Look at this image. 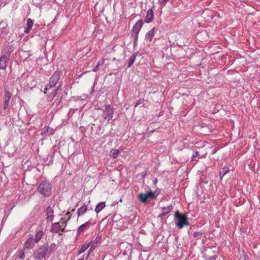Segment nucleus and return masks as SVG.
<instances>
[{"label":"nucleus","instance_id":"25","mask_svg":"<svg viewBox=\"0 0 260 260\" xmlns=\"http://www.w3.org/2000/svg\"><path fill=\"white\" fill-rule=\"evenodd\" d=\"M87 210L86 206L83 205L78 210V216L83 215Z\"/></svg>","mask_w":260,"mask_h":260},{"label":"nucleus","instance_id":"28","mask_svg":"<svg viewBox=\"0 0 260 260\" xmlns=\"http://www.w3.org/2000/svg\"><path fill=\"white\" fill-rule=\"evenodd\" d=\"M148 199H154L156 197L157 194L155 192L149 191L146 192Z\"/></svg>","mask_w":260,"mask_h":260},{"label":"nucleus","instance_id":"23","mask_svg":"<svg viewBox=\"0 0 260 260\" xmlns=\"http://www.w3.org/2000/svg\"><path fill=\"white\" fill-rule=\"evenodd\" d=\"M138 198L140 202L143 203L147 202V201L148 199L146 193H142L139 194L138 196Z\"/></svg>","mask_w":260,"mask_h":260},{"label":"nucleus","instance_id":"1","mask_svg":"<svg viewBox=\"0 0 260 260\" xmlns=\"http://www.w3.org/2000/svg\"><path fill=\"white\" fill-rule=\"evenodd\" d=\"M174 220L176 227L181 229L185 226L190 225L188 219L186 215L180 213L179 211H176L174 214Z\"/></svg>","mask_w":260,"mask_h":260},{"label":"nucleus","instance_id":"43","mask_svg":"<svg viewBox=\"0 0 260 260\" xmlns=\"http://www.w3.org/2000/svg\"><path fill=\"white\" fill-rule=\"evenodd\" d=\"M220 179H222L223 178V177L224 176V175H223V174L221 173V172H220Z\"/></svg>","mask_w":260,"mask_h":260},{"label":"nucleus","instance_id":"22","mask_svg":"<svg viewBox=\"0 0 260 260\" xmlns=\"http://www.w3.org/2000/svg\"><path fill=\"white\" fill-rule=\"evenodd\" d=\"M105 207V203L102 202L99 203L95 207V212L96 213H99Z\"/></svg>","mask_w":260,"mask_h":260},{"label":"nucleus","instance_id":"40","mask_svg":"<svg viewBox=\"0 0 260 260\" xmlns=\"http://www.w3.org/2000/svg\"><path fill=\"white\" fill-rule=\"evenodd\" d=\"M61 86H62V83H60L59 85L55 89L56 90H58L59 89H61Z\"/></svg>","mask_w":260,"mask_h":260},{"label":"nucleus","instance_id":"8","mask_svg":"<svg viewBox=\"0 0 260 260\" xmlns=\"http://www.w3.org/2000/svg\"><path fill=\"white\" fill-rule=\"evenodd\" d=\"M102 239V235L98 234L94 240H91L90 242H91V247L89 250L90 251L93 250L96 247H97L99 246V245L101 243Z\"/></svg>","mask_w":260,"mask_h":260},{"label":"nucleus","instance_id":"17","mask_svg":"<svg viewBox=\"0 0 260 260\" xmlns=\"http://www.w3.org/2000/svg\"><path fill=\"white\" fill-rule=\"evenodd\" d=\"M90 244L91 242H85L79 250L77 255H80V254L84 252L85 250H86L88 249V248L90 246Z\"/></svg>","mask_w":260,"mask_h":260},{"label":"nucleus","instance_id":"10","mask_svg":"<svg viewBox=\"0 0 260 260\" xmlns=\"http://www.w3.org/2000/svg\"><path fill=\"white\" fill-rule=\"evenodd\" d=\"M46 214L47 215L46 220L47 222H52L54 215V211L51 206H48L46 209Z\"/></svg>","mask_w":260,"mask_h":260},{"label":"nucleus","instance_id":"37","mask_svg":"<svg viewBox=\"0 0 260 260\" xmlns=\"http://www.w3.org/2000/svg\"><path fill=\"white\" fill-rule=\"evenodd\" d=\"M146 174H147V172L145 171V172H143L141 173L140 175L141 177L144 179L145 177Z\"/></svg>","mask_w":260,"mask_h":260},{"label":"nucleus","instance_id":"11","mask_svg":"<svg viewBox=\"0 0 260 260\" xmlns=\"http://www.w3.org/2000/svg\"><path fill=\"white\" fill-rule=\"evenodd\" d=\"M36 241L34 238L30 237L28 238L24 243V247L23 248L31 249H32L35 245Z\"/></svg>","mask_w":260,"mask_h":260},{"label":"nucleus","instance_id":"38","mask_svg":"<svg viewBox=\"0 0 260 260\" xmlns=\"http://www.w3.org/2000/svg\"><path fill=\"white\" fill-rule=\"evenodd\" d=\"M31 28H29L28 27H27L26 28H25V29L24 30V32L25 33V34H27L28 33L29 31H30V30Z\"/></svg>","mask_w":260,"mask_h":260},{"label":"nucleus","instance_id":"34","mask_svg":"<svg viewBox=\"0 0 260 260\" xmlns=\"http://www.w3.org/2000/svg\"><path fill=\"white\" fill-rule=\"evenodd\" d=\"M144 101V99H140L135 104V107H137L138 106H139V105L142 104Z\"/></svg>","mask_w":260,"mask_h":260},{"label":"nucleus","instance_id":"2","mask_svg":"<svg viewBox=\"0 0 260 260\" xmlns=\"http://www.w3.org/2000/svg\"><path fill=\"white\" fill-rule=\"evenodd\" d=\"M50 256L48 251V244H45L37 249H36L32 254V257L35 260H41L43 258H45L46 257H49Z\"/></svg>","mask_w":260,"mask_h":260},{"label":"nucleus","instance_id":"42","mask_svg":"<svg viewBox=\"0 0 260 260\" xmlns=\"http://www.w3.org/2000/svg\"><path fill=\"white\" fill-rule=\"evenodd\" d=\"M216 255H213L211 256L209 259V260H216Z\"/></svg>","mask_w":260,"mask_h":260},{"label":"nucleus","instance_id":"45","mask_svg":"<svg viewBox=\"0 0 260 260\" xmlns=\"http://www.w3.org/2000/svg\"><path fill=\"white\" fill-rule=\"evenodd\" d=\"M67 215L68 216V217L71 215V216H72V214L70 213V212H68L67 213Z\"/></svg>","mask_w":260,"mask_h":260},{"label":"nucleus","instance_id":"31","mask_svg":"<svg viewBox=\"0 0 260 260\" xmlns=\"http://www.w3.org/2000/svg\"><path fill=\"white\" fill-rule=\"evenodd\" d=\"M202 234V233L196 232L193 234V237L197 239H199L201 238Z\"/></svg>","mask_w":260,"mask_h":260},{"label":"nucleus","instance_id":"48","mask_svg":"<svg viewBox=\"0 0 260 260\" xmlns=\"http://www.w3.org/2000/svg\"><path fill=\"white\" fill-rule=\"evenodd\" d=\"M26 260H29V259H27Z\"/></svg>","mask_w":260,"mask_h":260},{"label":"nucleus","instance_id":"26","mask_svg":"<svg viewBox=\"0 0 260 260\" xmlns=\"http://www.w3.org/2000/svg\"><path fill=\"white\" fill-rule=\"evenodd\" d=\"M119 153V151L117 149H112L110 152V156H111L113 158H116L118 156Z\"/></svg>","mask_w":260,"mask_h":260},{"label":"nucleus","instance_id":"32","mask_svg":"<svg viewBox=\"0 0 260 260\" xmlns=\"http://www.w3.org/2000/svg\"><path fill=\"white\" fill-rule=\"evenodd\" d=\"M61 99H62V97H61L59 99H56L54 102V105L56 107H58L60 103H61Z\"/></svg>","mask_w":260,"mask_h":260},{"label":"nucleus","instance_id":"21","mask_svg":"<svg viewBox=\"0 0 260 260\" xmlns=\"http://www.w3.org/2000/svg\"><path fill=\"white\" fill-rule=\"evenodd\" d=\"M172 210V205L168 206L167 207H163L162 208V213L159 215V217H162L163 216L166 215L167 214H168L171 210Z\"/></svg>","mask_w":260,"mask_h":260},{"label":"nucleus","instance_id":"18","mask_svg":"<svg viewBox=\"0 0 260 260\" xmlns=\"http://www.w3.org/2000/svg\"><path fill=\"white\" fill-rule=\"evenodd\" d=\"M16 254L19 259H23L25 258V248L19 249Z\"/></svg>","mask_w":260,"mask_h":260},{"label":"nucleus","instance_id":"7","mask_svg":"<svg viewBox=\"0 0 260 260\" xmlns=\"http://www.w3.org/2000/svg\"><path fill=\"white\" fill-rule=\"evenodd\" d=\"M5 100L4 103V110H6L9 104V102L12 96V92L10 91L7 88H5L4 90Z\"/></svg>","mask_w":260,"mask_h":260},{"label":"nucleus","instance_id":"33","mask_svg":"<svg viewBox=\"0 0 260 260\" xmlns=\"http://www.w3.org/2000/svg\"><path fill=\"white\" fill-rule=\"evenodd\" d=\"M230 172V169L228 167H224L222 168L221 173L223 174V175H225L228 174Z\"/></svg>","mask_w":260,"mask_h":260},{"label":"nucleus","instance_id":"35","mask_svg":"<svg viewBox=\"0 0 260 260\" xmlns=\"http://www.w3.org/2000/svg\"><path fill=\"white\" fill-rule=\"evenodd\" d=\"M199 152L198 151H196L193 154H192V161H196V159H195L196 157H198L199 156Z\"/></svg>","mask_w":260,"mask_h":260},{"label":"nucleus","instance_id":"20","mask_svg":"<svg viewBox=\"0 0 260 260\" xmlns=\"http://www.w3.org/2000/svg\"><path fill=\"white\" fill-rule=\"evenodd\" d=\"M71 218V215L66 219L65 218H61L59 222L62 228V232H64V229L67 225L68 221Z\"/></svg>","mask_w":260,"mask_h":260},{"label":"nucleus","instance_id":"39","mask_svg":"<svg viewBox=\"0 0 260 260\" xmlns=\"http://www.w3.org/2000/svg\"><path fill=\"white\" fill-rule=\"evenodd\" d=\"M99 66H98L97 65L95 66L92 69V71L94 72H96L98 71L99 70Z\"/></svg>","mask_w":260,"mask_h":260},{"label":"nucleus","instance_id":"47","mask_svg":"<svg viewBox=\"0 0 260 260\" xmlns=\"http://www.w3.org/2000/svg\"><path fill=\"white\" fill-rule=\"evenodd\" d=\"M2 229L0 228V232L1 231Z\"/></svg>","mask_w":260,"mask_h":260},{"label":"nucleus","instance_id":"19","mask_svg":"<svg viewBox=\"0 0 260 260\" xmlns=\"http://www.w3.org/2000/svg\"><path fill=\"white\" fill-rule=\"evenodd\" d=\"M43 235L44 232L42 230H37L35 234V238L34 239L36 242L38 243L41 239Z\"/></svg>","mask_w":260,"mask_h":260},{"label":"nucleus","instance_id":"5","mask_svg":"<svg viewBox=\"0 0 260 260\" xmlns=\"http://www.w3.org/2000/svg\"><path fill=\"white\" fill-rule=\"evenodd\" d=\"M60 78V72L58 71H56L54 73V74L52 75V76L49 79V84L47 85L45 88L44 93H46L47 90L50 89L51 87H54L55 86L56 83L59 80Z\"/></svg>","mask_w":260,"mask_h":260},{"label":"nucleus","instance_id":"4","mask_svg":"<svg viewBox=\"0 0 260 260\" xmlns=\"http://www.w3.org/2000/svg\"><path fill=\"white\" fill-rule=\"evenodd\" d=\"M102 112L101 117L104 120H107V123H108L113 118L114 112V107L111 105H106Z\"/></svg>","mask_w":260,"mask_h":260},{"label":"nucleus","instance_id":"13","mask_svg":"<svg viewBox=\"0 0 260 260\" xmlns=\"http://www.w3.org/2000/svg\"><path fill=\"white\" fill-rule=\"evenodd\" d=\"M60 231L62 232V228L59 222H55L52 224L51 229L52 233H58Z\"/></svg>","mask_w":260,"mask_h":260},{"label":"nucleus","instance_id":"29","mask_svg":"<svg viewBox=\"0 0 260 260\" xmlns=\"http://www.w3.org/2000/svg\"><path fill=\"white\" fill-rule=\"evenodd\" d=\"M169 1V0H158V4L161 8H163Z\"/></svg>","mask_w":260,"mask_h":260},{"label":"nucleus","instance_id":"9","mask_svg":"<svg viewBox=\"0 0 260 260\" xmlns=\"http://www.w3.org/2000/svg\"><path fill=\"white\" fill-rule=\"evenodd\" d=\"M154 8V6L153 5L151 9L147 11L146 15L144 18V21L147 23L151 22L154 19V13L153 9Z\"/></svg>","mask_w":260,"mask_h":260},{"label":"nucleus","instance_id":"3","mask_svg":"<svg viewBox=\"0 0 260 260\" xmlns=\"http://www.w3.org/2000/svg\"><path fill=\"white\" fill-rule=\"evenodd\" d=\"M37 190L39 193L45 197H49L52 193V185L47 181H43L38 186Z\"/></svg>","mask_w":260,"mask_h":260},{"label":"nucleus","instance_id":"16","mask_svg":"<svg viewBox=\"0 0 260 260\" xmlns=\"http://www.w3.org/2000/svg\"><path fill=\"white\" fill-rule=\"evenodd\" d=\"M155 28H153L149 31L145 35V40L146 41L151 42L154 35Z\"/></svg>","mask_w":260,"mask_h":260},{"label":"nucleus","instance_id":"14","mask_svg":"<svg viewBox=\"0 0 260 260\" xmlns=\"http://www.w3.org/2000/svg\"><path fill=\"white\" fill-rule=\"evenodd\" d=\"M90 224L91 222L88 221L81 225L77 229V234L80 235L81 233L84 232Z\"/></svg>","mask_w":260,"mask_h":260},{"label":"nucleus","instance_id":"36","mask_svg":"<svg viewBox=\"0 0 260 260\" xmlns=\"http://www.w3.org/2000/svg\"><path fill=\"white\" fill-rule=\"evenodd\" d=\"M104 63V59L103 58H102L101 59H100L98 62V63H97V66H100L102 64H103Z\"/></svg>","mask_w":260,"mask_h":260},{"label":"nucleus","instance_id":"30","mask_svg":"<svg viewBox=\"0 0 260 260\" xmlns=\"http://www.w3.org/2000/svg\"><path fill=\"white\" fill-rule=\"evenodd\" d=\"M34 24V21L28 18L27 19V26L29 28H31L32 27Z\"/></svg>","mask_w":260,"mask_h":260},{"label":"nucleus","instance_id":"12","mask_svg":"<svg viewBox=\"0 0 260 260\" xmlns=\"http://www.w3.org/2000/svg\"><path fill=\"white\" fill-rule=\"evenodd\" d=\"M9 60V55H2L0 57V70H5L7 67V62Z\"/></svg>","mask_w":260,"mask_h":260},{"label":"nucleus","instance_id":"41","mask_svg":"<svg viewBox=\"0 0 260 260\" xmlns=\"http://www.w3.org/2000/svg\"><path fill=\"white\" fill-rule=\"evenodd\" d=\"M57 91L58 90H56V89L53 91V96H52V99H53L55 96H56V95H57Z\"/></svg>","mask_w":260,"mask_h":260},{"label":"nucleus","instance_id":"44","mask_svg":"<svg viewBox=\"0 0 260 260\" xmlns=\"http://www.w3.org/2000/svg\"><path fill=\"white\" fill-rule=\"evenodd\" d=\"M49 127H44V132H47L48 131V129Z\"/></svg>","mask_w":260,"mask_h":260},{"label":"nucleus","instance_id":"15","mask_svg":"<svg viewBox=\"0 0 260 260\" xmlns=\"http://www.w3.org/2000/svg\"><path fill=\"white\" fill-rule=\"evenodd\" d=\"M8 24L5 21L0 22V36H3L4 35L7 33Z\"/></svg>","mask_w":260,"mask_h":260},{"label":"nucleus","instance_id":"46","mask_svg":"<svg viewBox=\"0 0 260 260\" xmlns=\"http://www.w3.org/2000/svg\"><path fill=\"white\" fill-rule=\"evenodd\" d=\"M78 260H83V258H80V259H79Z\"/></svg>","mask_w":260,"mask_h":260},{"label":"nucleus","instance_id":"6","mask_svg":"<svg viewBox=\"0 0 260 260\" xmlns=\"http://www.w3.org/2000/svg\"><path fill=\"white\" fill-rule=\"evenodd\" d=\"M143 25L142 20H139L134 25L132 29V35L134 36L135 41L134 44H136L138 39L139 33Z\"/></svg>","mask_w":260,"mask_h":260},{"label":"nucleus","instance_id":"27","mask_svg":"<svg viewBox=\"0 0 260 260\" xmlns=\"http://www.w3.org/2000/svg\"><path fill=\"white\" fill-rule=\"evenodd\" d=\"M56 249V244L55 243H52L50 246L48 245V251L49 255L51 256L52 253Z\"/></svg>","mask_w":260,"mask_h":260},{"label":"nucleus","instance_id":"24","mask_svg":"<svg viewBox=\"0 0 260 260\" xmlns=\"http://www.w3.org/2000/svg\"><path fill=\"white\" fill-rule=\"evenodd\" d=\"M137 55V53H134L129 58L128 64H127V68H129L135 62L136 56Z\"/></svg>","mask_w":260,"mask_h":260}]
</instances>
